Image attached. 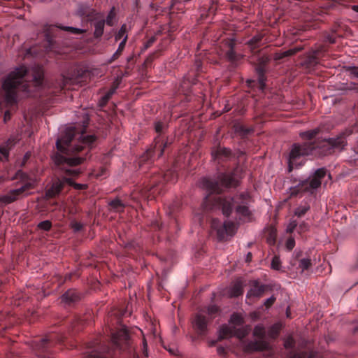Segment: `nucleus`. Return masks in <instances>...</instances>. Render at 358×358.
<instances>
[{
	"mask_svg": "<svg viewBox=\"0 0 358 358\" xmlns=\"http://www.w3.org/2000/svg\"><path fill=\"white\" fill-rule=\"evenodd\" d=\"M78 133L74 125H69L60 130L59 136L56 141L57 152L52 155V159L57 166H61L65 172L73 176H78L80 171L78 169L67 168L81 164L85 158L83 157H69L71 153L90 150L92 148L96 137L94 135H86L83 131L78 138V144L71 145L76 134Z\"/></svg>",
	"mask_w": 358,
	"mask_h": 358,
	"instance_id": "nucleus-1",
	"label": "nucleus"
},
{
	"mask_svg": "<svg viewBox=\"0 0 358 358\" xmlns=\"http://www.w3.org/2000/svg\"><path fill=\"white\" fill-rule=\"evenodd\" d=\"M43 72L41 67L28 69L24 66L16 68L11 71L4 79L2 84V90L4 93V101L8 105H13L17 102L20 92L28 94L29 92V84L31 80L39 86L43 80Z\"/></svg>",
	"mask_w": 358,
	"mask_h": 358,
	"instance_id": "nucleus-2",
	"label": "nucleus"
},
{
	"mask_svg": "<svg viewBox=\"0 0 358 358\" xmlns=\"http://www.w3.org/2000/svg\"><path fill=\"white\" fill-rule=\"evenodd\" d=\"M345 134H341L336 138L324 139L320 145L315 146L310 143L303 144H294L289 156V171L301 164V158L309 155L319 156L327 155L332 153L335 150H342L346 145Z\"/></svg>",
	"mask_w": 358,
	"mask_h": 358,
	"instance_id": "nucleus-3",
	"label": "nucleus"
},
{
	"mask_svg": "<svg viewBox=\"0 0 358 358\" xmlns=\"http://www.w3.org/2000/svg\"><path fill=\"white\" fill-rule=\"evenodd\" d=\"M213 199V206L221 208L224 215L229 216L235 207L236 213L240 218L250 219L251 212L248 205L251 202V197L248 192H241L234 198L216 195Z\"/></svg>",
	"mask_w": 358,
	"mask_h": 358,
	"instance_id": "nucleus-4",
	"label": "nucleus"
},
{
	"mask_svg": "<svg viewBox=\"0 0 358 358\" xmlns=\"http://www.w3.org/2000/svg\"><path fill=\"white\" fill-rule=\"evenodd\" d=\"M243 171L242 167L237 166L231 174H220L217 180L203 178L201 180L199 185L203 189L209 192L210 194H219L222 192V187L237 186L243 177Z\"/></svg>",
	"mask_w": 358,
	"mask_h": 358,
	"instance_id": "nucleus-5",
	"label": "nucleus"
},
{
	"mask_svg": "<svg viewBox=\"0 0 358 358\" xmlns=\"http://www.w3.org/2000/svg\"><path fill=\"white\" fill-rule=\"evenodd\" d=\"M326 175L327 170L324 168L318 169L308 180H302L296 186L291 187V195L297 194L300 192L313 194L320 186L322 180Z\"/></svg>",
	"mask_w": 358,
	"mask_h": 358,
	"instance_id": "nucleus-6",
	"label": "nucleus"
},
{
	"mask_svg": "<svg viewBox=\"0 0 358 358\" xmlns=\"http://www.w3.org/2000/svg\"><path fill=\"white\" fill-rule=\"evenodd\" d=\"M211 227L216 231L219 240H224L227 236H234L237 229L236 225L233 222L226 221L222 223L216 219L212 220Z\"/></svg>",
	"mask_w": 358,
	"mask_h": 358,
	"instance_id": "nucleus-7",
	"label": "nucleus"
},
{
	"mask_svg": "<svg viewBox=\"0 0 358 358\" xmlns=\"http://www.w3.org/2000/svg\"><path fill=\"white\" fill-rule=\"evenodd\" d=\"M35 180H32L25 185H22L18 189L10 190L7 194L2 196L0 201L5 203H10L16 200L20 195L24 193L26 190L34 187Z\"/></svg>",
	"mask_w": 358,
	"mask_h": 358,
	"instance_id": "nucleus-8",
	"label": "nucleus"
},
{
	"mask_svg": "<svg viewBox=\"0 0 358 358\" xmlns=\"http://www.w3.org/2000/svg\"><path fill=\"white\" fill-rule=\"evenodd\" d=\"M244 336V333L240 331H237L234 326L223 325L220 328L219 330L220 339L227 338L232 336L242 338Z\"/></svg>",
	"mask_w": 358,
	"mask_h": 358,
	"instance_id": "nucleus-9",
	"label": "nucleus"
},
{
	"mask_svg": "<svg viewBox=\"0 0 358 358\" xmlns=\"http://www.w3.org/2000/svg\"><path fill=\"white\" fill-rule=\"evenodd\" d=\"M90 358H114V351L106 346H101L87 352Z\"/></svg>",
	"mask_w": 358,
	"mask_h": 358,
	"instance_id": "nucleus-10",
	"label": "nucleus"
},
{
	"mask_svg": "<svg viewBox=\"0 0 358 358\" xmlns=\"http://www.w3.org/2000/svg\"><path fill=\"white\" fill-rule=\"evenodd\" d=\"M207 319L201 313L196 314L194 320V326L200 334H205L207 327Z\"/></svg>",
	"mask_w": 358,
	"mask_h": 358,
	"instance_id": "nucleus-11",
	"label": "nucleus"
},
{
	"mask_svg": "<svg viewBox=\"0 0 358 358\" xmlns=\"http://www.w3.org/2000/svg\"><path fill=\"white\" fill-rule=\"evenodd\" d=\"M127 339L128 333L124 328L112 335V342L116 348H120L121 343L126 342Z\"/></svg>",
	"mask_w": 358,
	"mask_h": 358,
	"instance_id": "nucleus-12",
	"label": "nucleus"
},
{
	"mask_svg": "<svg viewBox=\"0 0 358 358\" xmlns=\"http://www.w3.org/2000/svg\"><path fill=\"white\" fill-rule=\"evenodd\" d=\"M265 291V286L264 285H259L258 282L255 281L252 287L248 292L247 297H255L259 298L262 296L263 293Z\"/></svg>",
	"mask_w": 358,
	"mask_h": 358,
	"instance_id": "nucleus-13",
	"label": "nucleus"
},
{
	"mask_svg": "<svg viewBox=\"0 0 358 358\" xmlns=\"http://www.w3.org/2000/svg\"><path fill=\"white\" fill-rule=\"evenodd\" d=\"M63 187L64 182L60 180H57L52 184V187L48 189L45 196L48 198H52L58 195L63 189Z\"/></svg>",
	"mask_w": 358,
	"mask_h": 358,
	"instance_id": "nucleus-14",
	"label": "nucleus"
},
{
	"mask_svg": "<svg viewBox=\"0 0 358 358\" xmlns=\"http://www.w3.org/2000/svg\"><path fill=\"white\" fill-rule=\"evenodd\" d=\"M243 294V284L241 280L234 282L228 290V295L230 297H236Z\"/></svg>",
	"mask_w": 358,
	"mask_h": 358,
	"instance_id": "nucleus-15",
	"label": "nucleus"
},
{
	"mask_svg": "<svg viewBox=\"0 0 358 358\" xmlns=\"http://www.w3.org/2000/svg\"><path fill=\"white\" fill-rule=\"evenodd\" d=\"M227 45L228 46V50L226 52V55L229 60L231 62H236L239 60L241 58L240 55H236L234 50V42L232 40H229L227 42Z\"/></svg>",
	"mask_w": 358,
	"mask_h": 358,
	"instance_id": "nucleus-16",
	"label": "nucleus"
},
{
	"mask_svg": "<svg viewBox=\"0 0 358 358\" xmlns=\"http://www.w3.org/2000/svg\"><path fill=\"white\" fill-rule=\"evenodd\" d=\"M249 347L252 350L262 351L268 349L269 344L266 341H260L250 343Z\"/></svg>",
	"mask_w": 358,
	"mask_h": 358,
	"instance_id": "nucleus-17",
	"label": "nucleus"
},
{
	"mask_svg": "<svg viewBox=\"0 0 358 358\" xmlns=\"http://www.w3.org/2000/svg\"><path fill=\"white\" fill-rule=\"evenodd\" d=\"M79 298L78 294L72 290H69L62 296V300L66 303L73 302Z\"/></svg>",
	"mask_w": 358,
	"mask_h": 358,
	"instance_id": "nucleus-18",
	"label": "nucleus"
},
{
	"mask_svg": "<svg viewBox=\"0 0 358 358\" xmlns=\"http://www.w3.org/2000/svg\"><path fill=\"white\" fill-rule=\"evenodd\" d=\"M104 25H105L104 20H98L94 22V35L96 38H99L102 36V34L103 33Z\"/></svg>",
	"mask_w": 358,
	"mask_h": 358,
	"instance_id": "nucleus-19",
	"label": "nucleus"
},
{
	"mask_svg": "<svg viewBox=\"0 0 358 358\" xmlns=\"http://www.w3.org/2000/svg\"><path fill=\"white\" fill-rule=\"evenodd\" d=\"M300 49H299V48H292V49L287 50L286 51L278 52L274 55L273 58L275 60H279L284 57H289L291 55H294Z\"/></svg>",
	"mask_w": 358,
	"mask_h": 358,
	"instance_id": "nucleus-20",
	"label": "nucleus"
},
{
	"mask_svg": "<svg viewBox=\"0 0 358 358\" xmlns=\"http://www.w3.org/2000/svg\"><path fill=\"white\" fill-rule=\"evenodd\" d=\"M117 87L111 88L104 96H103L99 101V106L103 107L108 101L111 96L115 93Z\"/></svg>",
	"mask_w": 358,
	"mask_h": 358,
	"instance_id": "nucleus-21",
	"label": "nucleus"
},
{
	"mask_svg": "<svg viewBox=\"0 0 358 358\" xmlns=\"http://www.w3.org/2000/svg\"><path fill=\"white\" fill-rule=\"evenodd\" d=\"M125 38L126 41H127L128 34H127V28L126 24H122L119 31L115 36V41L123 40Z\"/></svg>",
	"mask_w": 358,
	"mask_h": 358,
	"instance_id": "nucleus-22",
	"label": "nucleus"
},
{
	"mask_svg": "<svg viewBox=\"0 0 358 358\" xmlns=\"http://www.w3.org/2000/svg\"><path fill=\"white\" fill-rule=\"evenodd\" d=\"M280 328H281L280 324H279V323L274 324L268 329V331L267 332L268 336L271 338H275L278 335Z\"/></svg>",
	"mask_w": 358,
	"mask_h": 358,
	"instance_id": "nucleus-23",
	"label": "nucleus"
},
{
	"mask_svg": "<svg viewBox=\"0 0 358 358\" xmlns=\"http://www.w3.org/2000/svg\"><path fill=\"white\" fill-rule=\"evenodd\" d=\"M319 130L315 129L313 130H310L304 132L300 133V136L302 138L312 140L317 134Z\"/></svg>",
	"mask_w": 358,
	"mask_h": 358,
	"instance_id": "nucleus-24",
	"label": "nucleus"
},
{
	"mask_svg": "<svg viewBox=\"0 0 358 358\" xmlns=\"http://www.w3.org/2000/svg\"><path fill=\"white\" fill-rule=\"evenodd\" d=\"M231 154V150L226 148H220L216 152H213V155L215 157H220L222 156L228 157Z\"/></svg>",
	"mask_w": 358,
	"mask_h": 358,
	"instance_id": "nucleus-25",
	"label": "nucleus"
},
{
	"mask_svg": "<svg viewBox=\"0 0 358 358\" xmlns=\"http://www.w3.org/2000/svg\"><path fill=\"white\" fill-rule=\"evenodd\" d=\"M311 264L310 259L303 258L300 260L299 267L301 269V271H304L308 269L311 266Z\"/></svg>",
	"mask_w": 358,
	"mask_h": 358,
	"instance_id": "nucleus-26",
	"label": "nucleus"
},
{
	"mask_svg": "<svg viewBox=\"0 0 358 358\" xmlns=\"http://www.w3.org/2000/svg\"><path fill=\"white\" fill-rule=\"evenodd\" d=\"M62 30L69 31L70 33L73 34H80L85 32L84 29L76 28L73 27H64V26H59L58 27Z\"/></svg>",
	"mask_w": 358,
	"mask_h": 358,
	"instance_id": "nucleus-27",
	"label": "nucleus"
},
{
	"mask_svg": "<svg viewBox=\"0 0 358 358\" xmlns=\"http://www.w3.org/2000/svg\"><path fill=\"white\" fill-rule=\"evenodd\" d=\"M110 206L112 208L115 210L116 211H120L123 209L124 204L120 199H115L110 202Z\"/></svg>",
	"mask_w": 358,
	"mask_h": 358,
	"instance_id": "nucleus-28",
	"label": "nucleus"
},
{
	"mask_svg": "<svg viewBox=\"0 0 358 358\" xmlns=\"http://www.w3.org/2000/svg\"><path fill=\"white\" fill-rule=\"evenodd\" d=\"M6 145H1L0 146V153L6 158L7 159L9 155L8 151V147L12 145V141L11 139H8Z\"/></svg>",
	"mask_w": 358,
	"mask_h": 358,
	"instance_id": "nucleus-29",
	"label": "nucleus"
},
{
	"mask_svg": "<svg viewBox=\"0 0 358 358\" xmlns=\"http://www.w3.org/2000/svg\"><path fill=\"white\" fill-rule=\"evenodd\" d=\"M253 334L255 336L262 338L265 335V329L262 325H257L254 328Z\"/></svg>",
	"mask_w": 358,
	"mask_h": 358,
	"instance_id": "nucleus-30",
	"label": "nucleus"
},
{
	"mask_svg": "<svg viewBox=\"0 0 358 358\" xmlns=\"http://www.w3.org/2000/svg\"><path fill=\"white\" fill-rule=\"evenodd\" d=\"M243 322V318L242 317L238 315V314H233L231 316V319H230V323L232 324V325H241Z\"/></svg>",
	"mask_w": 358,
	"mask_h": 358,
	"instance_id": "nucleus-31",
	"label": "nucleus"
},
{
	"mask_svg": "<svg viewBox=\"0 0 358 358\" xmlns=\"http://www.w3.org/2000/svg\"><path fill=\"white\" fill-rule=\"evenodd\" d=\"M310 207L308 205H304L299 206L294 212V214L298 217H301L306 214V213L309 210Z\"/></svg>",
	"mask_w": 358,
	"mask_h": 358,
	"instance_id": "nucleus-32",
	"label": "nucleus"
},
{
	"mask_svg": "<svg viewBox=\"0 0 358 358\" xmlns=\"http://www.w3.org/2000/svg\"><path fill=\"white\" fill-rule=\"evenodd\" d=\"M51 226H52V224L48 220H45V221L41 222L38 224V228H40L41 229L45 230V231H48L51 228Z\"/></svg>",
	"mask_w": 358,
	"mask_h": 358,
	"instance_id": "nucleus-33",
	"label": "nucleus"
},
{
	"mask_svg": "<svg viewBox=\"0 0 358 358\" xmlns=\"http://www.w3.org/2000/svg\"><path fill=\"white\" fill-rule=\"evenodd\" d=\"M114 10H115V8H112V9L109 12V13L106 17V22L107 24H108L110 26H112L113 24V20L115 17V13Z\"/></svg>",
	"mask_w": 358,
	"mask_h": 358,
	"instance_id": "nucleus-34",
	"label": "nucleus"
},
{
	"mask_svg": "<svg viewBox=\"0 0 358 358\" xmlns=\"http://www.w3.org/2000/svg\"><path fill=\"white\" fill-rule=\"evenodd\" d=\"M280 264L281 263H280V260L279 257L275 256L272 259L271 268L275 270H279L280 268Z\"/></svg>",
	"mask_w": 358,
	"mask_h": 358,
	"instance_id": "nucleus-35",
	"label": "nucleus"
},
{
	"mask_svg": "<svg viewBox=\"0 0 358 358\" xmlns=\"http://www.w3.org/2000/svg\"><path fill=\"white\" fill-rule=\"evenodd\" d=\"M297 226V222L296 220H291L287 226V228H286V231L287 233H292L294 229Z\"/></svg>",
	"mask_w": 358,
	"mask_h": 358,
	"instance_id": "nucleus-36",
	"label": "nucleus"
},
{
	"mask_svg": "<svg viewBox=\"0 0 358 358\" xmlns=\"http://www.w3.org/2000/svg\"><path fill=\"white\" fill-rule=\"evenodd\" d=\"M294 245H295V241H294V238H292V237L289 238L287 240L286 243H285L286 248L290 251L294 248Z\"/></svg>",
	"mask_w": 358,
	"mask_h": 358,
	"instance_id": "nucleus-37",
	"label": "nucleus"
},
{
	"mask_svg": "<svg viewBox=\"0 0 358 358\" xmlns=\"http://www.w3.org/2000/svg\"><path fill=\"white\" fill-rule=\"evenodd\" d=\"M48 340L45 338L40 339L38 341H36V347L40 350H43L45 348V345L48 343Z\"/></svg>",
	"mask_w": 358,
	"mask_h": 358,
	"instance_id": "nucleus-38",
	"label": "nucleus"
},
{
	"mask_svg": "<svg viewBox=\"0 0 358 358\" xmlns=\"http://www.w3.org/2000/svg\"><path fill=\"white\" fill-rule=\"evenodd\" d=\"M218 311H219L218 307L215 305L210 306L208 308V314L211 317L213 316V315L217 313Z\"/></svg>",
	"mask_w": 358,
	"mask_h": 358,
	"instance_id": "nucleus-39",
	"label": "nucleus"
},
{
	"mask_svg": "<svg viewBox=\"0 0 358 358\" xmlns=\"http://www.w3.org/2000/svg\"><path fill=\"white\" fill-rule=\"evenodd\" d=\"M261 39H262L261 36H259V35L255 36L249 41L248 43L250 45H255Z\"/></svg>",
	"mask_w": 358,
	"mask_h": 358,
	"instance_id": "nucleus-40",
	"label": "nucleus"
},
{
	"mask_svg": "<svg viewBox=\"0 0 358 358\" xmlns=\"http://www.w3.org/2000/svg\"><path fill=\"white\" fill-rule=\"evenodd\" d=\"M284 345L286 348H292L294 345V340L292 338H289L285 341Z\"/></svg>",
	"mask_w": 358,
	"mask_h": 358,
	"instance_id": "nucleus-41",
	"label": "nucleus"
},
{
	"mask_svg": "<svg viewBox=\"0 0 358 358\" xmlns=\"http://www.w3.org/2000/svg\"><path fill=\"white\" fill-rule=\"evenodd\" d=\"M164 124L161 122H156L155 124V129L157 132L159 133L163 130Z\"/></svg>",
	"mask_w": 358,
	"mask_h": 358,
	"instance_id": "nucleus-42",
	"label": "nucleus"
},
{
	"mask_svg": "<svg viewBox=\"0 0 358 358\" xmlns=\"http://www.w3.org/2000/svg\"><path fill=\"white\" fill-rule=\"evenodd\" d=\"M126 39L125 38L122 40V41L120 42V43L119 44V46H118V48H117V52H120L122 53V52L123 51V50L125 48V45H126Z\"/></svg>",
	"mask_w": 358,
	"mask_h": 358,
	"instance_id": "nucleus-43",
	"label": "nucleus"
},
{
	"mask_svg": "<svg viewBox=\"0 0 358 358\" xmlns=\"http://www.w3.org/2000/svg\"><path fill=\"white\" fill-rule=\"evenodd\" d=\"M82 227H83V225L79 222L72 223V228L73 229V230L75 231H80L82 229Z\"/></svg>",
	"mask_w": 358,
	"mask_h": 358,
	"instance_id": "nucleus-44",
	"label": "nucleus"
},
{
	"mask_svg": "<svg viewBox=\"0 0 358 358\" xmlns=\"http://www.w3.org/2000/svg\"><path fill=\"white\" fill-rule=\"evenodd\" d=\"M120 55H121V52H117V50H116L115 52L112 55V57L108 60V62L111 63L112 62L115 61L120 56Z\"/></svg>",
	"mask_w": 358,
	"mask_h": 358,
	"instance_id": "nucleus-45",
	"label": "nucleus"
},
{
	"mask_svg": "<svg viewBox=\"0 0 358 358\" xmlns=\"http://www.w3.org/2000/svg\"><path fill=\"white\" fill-rule=\"evenodd\" d=\"M275 301V298L274 296H271L270 298L266 300V301L264 302V305L266 306H270L274 303Z\"/></svg>",
	"mask_w": 358,
	"mask_h": 358,
	"instance_id": "nucleus-46",
	"label": "nucleus"
},
{
	"mask_svg": "<svg viewBox=\"0 0 358 358\" xmlns=\"http://www.w3.org/2000/svg\"><path fill=\"white\" fill-rule=\"evenodd\" d=\"M64 184L67 183L71 186H74L75 182L73 181L72 179L68 178H64L62 180H61Z\"/></svg>",
	"mask_w": 358,
	"mask_h": 358,
	"instance_id": "nucleus-47",
	"label": "nucleus"
},
{
	"mask_svg": "<svg viewBox=\"0 0 358 358\" xmlns=\"http://www.w3.org/2000/svg\"><path fill=\"white\" fill-rule=\"evenodd\" d=\"M73 187L76 189H84L87 187V185L85 184L75 183Z\"/></svg>",
	"mask_w": 358,
	"mask_h": 358,
	"instance_id": "nucleus-48",
	"label": "nucleus"
},
{
	"mask_svg": "<svg viewBox=\"0 0 358 358\" xmlns=\"http://www.w3.org/2000/svg\"><path fill=\"white\" fill-rule=\"evenodd\" d=\"M70 82H71V79L64 77V79H63L62 85L61 86L62 88H64V87H67V85H69V83Z\"/></svg>",
	"mask_w": 358,
	"mask_h": 358,
	"instance_id": "nucleus-49",
	"label": "nucleus"
},
{
	"mask_svg": "<svg viewBox=\"0 0 358 358\" xmlns=\"http://www.w3.org/2000/svg\"><path fill=\"white\" fill-rule=\"evenodd\" d=\"M308 226L307 224L303 222L301 223L300 225H299V229L301 231H305L306 230H308Z\"/></svg>",
	"mask_w": 358,
	"mask_h": 358,
	"instance_id": "nucleus-50",
	"label": "nucleus"
},
{
	"mask_svg": "<svg viewBox=\"0 0 358 358\" xmlns=\"http://www.w3.org/2000/svg\"><path fill=\"white\" fill-rule=\"evenodd\" d=\"M355 155L354 157L353 158L350 157L349 159V161L350 162H355L356 161L358 160V151H355Z\"/></svg>",
	"mask_w": 358,
	"mask_h": 358,
	"instance_id": "nucleus-51",
	"label": "nucleus"
},
{
	"mask_svg": "<svg viewBox=\"0 0 358 358\" xmlns=\"http://www.w3.org/2000/svg\"><path fill=\"white\" fill-rule=\"evenodd\" d=\"M10 114L8 111H6L5 112V114H4V120L6 121L8 119H10Z\"/></svg>",
	"mask_w": 358,
	"mask_h": 358,
	"instance_id": "nucleus-52",
	"label": "nucleus"
},
{
	"mask_svg": "<svg viewBox=\"0 0 358 358\" xmlns=\"http://www.w3.org/2000/svg\"><path fill=\"white\" fill-rule=\"evenodd\" d=\"M251 259H252V253L251 252H248L247 254V255H246V261L247 262H250Z\"/></svg>",
	"mask_w": 358,
	"mask_h": 358,
	"instance_id": "nucleus-53",
	"label": "nucleus"
},
{
	"mask_svg": "<svg viewBox=\"0 0 358 358\" xmlns=\"http://www.w3.org/2000/svg\"><path fill=\"white\" fill-rule=\"evenodd\" d=\"M327 40L330 43H335V39L334 38L330 36V37H327Z\"/></svg>",
	"mask_w": 358,
	"mask_h": 358,
	"instance_id": "nucleus-54",
	"label": "nucleus"
},
{
	"mask_svg": "<svg viewBox=\"0 0 358 358\" xmlns=\"http://www.w3.org/2000/svg\"><path fill=\"white\" fill-rule=\"evenodd\" d=\"M289 358H302V356L300 354H295L291 356Z\"/></svg>",
	"mask_w": 358,
	"mask_h": 358,
	"instance_id": "nucleus-55",
	"label": "nucleus"
},
{
	"mask_svg": "<svg viewBox=\"0 0 358 358\" xmlns=\"http://www.w3.org/2000/svg\"><path fill=\"white\" fill-rule=\"evenodd\" d=\"M205 200V203H207L208 202H209L210 200H211V198L210 196V195H208L205 197L204 199Z\"/></svg>",
	"mask_w": 358,
	"mask_h": 358,
	"instance_id": "nucleus-56",
	"label": "nucleus"
},
{
	"mask_svg": "<svg viewBox=\"0 0 358 358\" xmlns=\"http://www.w3.org/2000/svg\"><path fill=\"white\" fill-rule=\"evenodd\" d=\"M286 315L287 317H290V312H289V308L287 307V310H286Z\"/></svg>",
	"mask_w": 358,
	"mask_h": 358,
	"instance_id": "nucleus-57",
	"label": "nucleus"
},
{
	"mask_svg": "<svg viewBox=\"0 0 358 358\" xmlns=\"http://www.w3.org/2000/svg\"><path fill=\"white\" fill-rule=\"evenodd\" d=\"M351 73H353L355 76L358 77V73H355V69L354 68L351 69Z\"/></svg>",
	"mask_w": 358,
	"mask_h": 358,
	"instance_id": "nucleus-58",
	"label": "nucleus"
},
{
	"mask_svg": "<svg viewBox=\"0 0 358 358\" xmlns=\"http://www.w3.org/2000/svg\"><path fill=\"white\" fill-rule=\"evenodd\" d=\"M223 351H224V349H223V348H219L217 349V352H218V353H219V354H220V353H221V352H222Z\"/></svg>",
	"mask_w": 358,
	"mask_h": 358,
	"instance_id": "nucleus-59",
	"label": "nucleus"
},
{
	"mask_svg": "<svg viewBox=\"0 0 358 358\" xmlns=\"http://www.w3.org/2000/svg\"><path fill=\"white\" fill-rule=\"evenodd\" d=\"M353 10L358 13V5L357 6H353Z\"/></svg>",
	"mask_w": 358,
	"mask_h": 358,
	"instance_id": "nucleus-60",
	"label": "nucleus"
},
{
	"mask_svg": "<svg viewBox=\"0 0 358 358\" xmlns=\"http://www.w3.org/2000/svg\"><path fill=\"white\" fill-rule=\"evenodd\" d=\"M259 82H260L261 85H264L263 78H259Z\"/></svg>",
	"mask_w": 358,
	"mask_h": 358,
	"instance_id": "nucleus-61",
	"label": "nucleus"
},
{
	"mask_svg": "<svg viewBox=\"0 0 358 358\" xmlns=\"http://www.w3.org/2000/svg\"><path fill=\"white\" fill-rule=\"evenodd\" d=\"M163 152H164V148H162V149L161 150L159 155H160V156H161V155H163Z\"/></svg>",
	"mask_w": 358,
	"mask_h": 358,
	"instance_id": "nucleus-62",
	"label": "nucleus"
},
{
	"mask_svg": "<svg viewBox=\"0 0 358 358\" xmlns=\"http://www.w3.org/2000/svg\"><path fill=\"white\" fill-rule=\"evenodd\" d=\"M355 332H358V327L355 329Z\"/></svg>",
	"mask_w": 358,
	"mask_h": 358,
	"instance_id": "nucleus-63",
	"label": "nucleus"
},
{
	"mask_svg": "<svg viewBox=\"0 0 358 358\" xmlns=\"http://www.w3.org/2000/svg\"><path fill=\"white\" fill-rule=\"evenodd\" d=\"M143 345H144V347H145V346H146V345H147V344H146V342H145V341H144V342H143Z\"/></svg>",
	"mask_w": 358,
	"mask_h": 358,
	"instance_id": "nucleus-64",
	"label": "nucleus"
}]
</instances>
